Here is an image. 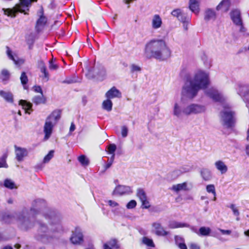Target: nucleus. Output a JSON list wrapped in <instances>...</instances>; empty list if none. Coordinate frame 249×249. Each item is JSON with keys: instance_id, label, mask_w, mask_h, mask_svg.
I'll return each mask as SVG.
<instances>
[{"instance_id": "1", "label": "nucleus", "mask_w": 249, "mask_h": 249, "mask_svg": "<svg viewBox=\"0 0 249 249\" xmlns=\"http://www.w3.org/2000/svg\"><path fill=\"white\" fill-rule=\"evenodd\" d=\"M210 84L209 74L198 71L187 78L181 91L182 95L189 99L195 98L201 89H206Z\"/></svg>"}, {"instance_id": "2", "label": "nucleus", "mask_w": 249, "mask_h": 249, "mask_svg": "<svg viewBox=\"0 0 249 249\" xmlns=\"http://www.w3.org/2000/svg\"><path fill=\"white\" fill-rule=\"evenodd\" d=\"M45 205L46 202L43 199H36L32 202L30 209L24 207L20 211L15 213L13 217L17 221L21 230L27 231L34 226L31 218H34L38 214L40 209Z\"/></svg>"}, {"instance_id": "3", "label": "nucleus", "mask_w": 249, "mask_h": 249, "mask_svg": "<svg viewBox=\"0 0 249 249\" xmlns=\"http://www.w3.org/2000/svg\"><path fill=\"white\" fill-rule=\"evenodd\" d=\"M44 217L46 220H49L50 227L49 228L43 221H37L38 228L35 237L37 240L45 243L52 237V232L61 230V226L60 224V218L57 216L51 214L45 215Z\"/></svg>"}, {"instance_id": "4", "label": "nucleus", "mask_w": 249, "mask_h": 249, "mask_svg": "<svg viewBox=\"0 0 249 249\" xmlns=\"http://www.w3.org/2000/svg\"><path fill=\"white\" fill-rule=\"evenodd\" d=\"M145 52L147 55L157 59L164 60L171 54V51L163 39H153L145 45Z\"/></svg>"}, {"instance_id": "5", "label": "nucleus", "mask_w": 249, "mask_h": 249, "mask_svg": "<svg viewBox=\"0 0 249 249\" xmlns=\"http://www.w3.org/2000/svg\"><path fill=\"white\" fill-rule=\"evenodd\" d=\"M206 110L205 106L198 104H191L181 109L178 103H175L173 108V114L179 118L182 114L189 116L204 113Z\"/></svg>"}, {"instance_id": "6", "label": "nucleus", "mask_w": 249, "mask_h": 249, "mask_svg": "<svg viewBox=\"0 0 249 249\" xmlns=\"http://www.w3.org/2000/svg\"><path fill=\"white\" fill-rule=\"evenodd\" d=\"M61 112L59 110H55L46 118L43 127L45 134L44 139L47 140L51 137L54 126L60 119Z\"/></svg>"}, {"instance_id": "7", "label": "nucleus", "mask_w": 249, "mask_h": 249, "mask_svg": "<svg viewBox=\"0 0 249 249\" xmlns=\"http://www.w3.org/2000/svg\"><path fill=\"white\" fill-rule=\"evenodd\" d=\"M37 0H20V3L17 5L12 9H3L5 15L8 17L14 18L16 17V13L18 12L23 13L26 14L24 8H27L33 1H36Z\"/></svg>"}, {"instance_id": "8", "label": "nucleus", "mask_w": 249, "mask_h": 249, "mask_svg": "<svg viewBox=\"0 0 249 249\" xmlns=\"http://www.w3.org/2000/svg\"><path fill=\"white\" fill-rule=\"evenodd\" d=\"M234 112L229 107H224V109L220 113L221 119L222 124L227 128L233 126L235 119L234 117Z\"/></svg>"}, {"instance_id": "9", "label": "nucleus", "mask_w": 249, "mask_h": 249, "mask_svg": "<svg viewBox=\"0 0 249 249\" xmlns=\"http://www.w3.org/2000/svg\"><path fill=\"white\" fill-rule=\"evenodd\" d=\"M205 92L208 96L216 102L223 103L225 100V97L223 95L213 88L206 89Z\"/></svg>"}, {"instance_id": "10", "label": "nucleus", "mask_w": 249, "mask_h": 249, "mask_svg": "<svg viewBox=\"0 0 249 249\" xmlns=\"http://www.w3.org/2000/svg\"><path fill=\"white\" fill-rule=\"evenodd\" d=\"M70 240L73 244H80L83 242V236L80 228H76L75 229V230L72 231Z\"/></svg>"}, {"instance_id": "11", "label": "nucleus", "mask_w": 249, "mask_h": 249, "mask_svg": "<svg viewBox=\"0 0 249 249\" xmlns=\"http://www.w3.org/2000/svg\"><path fill=\"white\" fill-rule=\"evenodd\" d=\"M15 149L16 158L19 162L22 161L25 157L27 156L28 152L26 149L18 147L17 145L14 146Z\"/></svg>"}, {"instance_id": "12", "label": "nucleus", "mask_w": 249, "mask_h": 249, "mask_svg": "<svg viewBox=\"0 0 249 249\" xmlns=\"http://www.w3.org/2000/svg\"><path fill=\"white\" fill-rule=\"evenodd\" d=\"M230 17L235 25H241L242 20L239 10L237 9L232 10L230 13Z\"/></svg>"}, {"instance_id": "13", "label": "nucleus", "mask_w": 249, "mask_h": 249, "mask_svg": "<svg viewBox=\"0 0 249 249\" xmlns=\"http://www.w3.org/2000/svg\"><path fill=\"white\" fill-rule=\"evenodd\" d=\"M216 13L213 9L207 8L205 10L204 14V19L205 21H214L216 19Z\"/></svg>"}, {"instance_id": "14", "label": "nucleus", "mask_w": 249, "mask_h": 249, "mask_svg": "<svg viewBox=\"0 0 249 249\" xmlns=\"http://www.w3.org/2000/svg\"><path fill=\"white\" fill-rule=\"evenodd\" d=\"M132 189L129 186L118 185L115 188L113 193L114 194L123 195L132 193Z\"/></svg>"}, {"instance_id": "15", "label": "nucleus", "mask_w": 249, "mask_h": 249, "mask_svg": "<svg viewBox=\"0 0 249 249\" xmlns=\"http://www.w3.org/2000/svg\"><path fill=\"white\" fill-rule=\"evenodd\" d=\"M121 92L115 87H113L106 93V97L107 98H109L110 99L114 98H120L121 97Z\"/></svg>"}, {"instance_id": "16", "label": "nucleus", "mask_w": 249, "mask_h": 249, "mask_svg": "<svg viewBox=\"0 0 249 249\" xmlns=\"http://www.w3.org/2000/svg\"><path fill=\"white\" fill-rule=\"evenodd\" d=\"M0 96L7 103L12 104L14 102L13 94L9 91L0 90Z\"/></svg>"}, {"instance_id": "17", "label": "nucleus", "mask_w": 249, "mask_h": 249, "mask_svg": "<svg viewBox=\"0 0 249 249\" xmlns=\"http://www.w3.org/2000/svg\"><path fill=\"white\" fill-rule=\"evenodd\" d=\"M152 226L155 231V233L159 236H165L168 232L165 231L161 224L159 223L155 222L152 224Z\"/></svg>"}, {"instance_id": "18", "label": "nucleus", "mask_w": 249, "mask_h": 249, "mask_svg": "<svg viewBox=\"0 0 249 249\" xmlns=\"http://www.w3.org/2000/svg\"><path fill=\"white\" fill-rule=\"evenodd\" d=\"M215 166L221 174H225L228 171V167L225 163L220 160L216 161L214 163Z\"/></svg>"}, {"instance_id": "19", "label": "nucleus", "mask_w": 249, "mask_h": 249, "mask_svg": "<svg viewBox=\"0 0 249 249\" xmlns=\"http://www.w3.org/2000/svg\"><path fill=\"white\" fill-rule=\"evenodd\" d=\"M162 19L159 15H155L152 19V27L154 29L160 28L162 25Z\"/></svg>"}, {"instance_id": "20", "label": "nucleus", "mask_w": 249, "mask_h": 249, "mask_svg": "<svg viewBox=\"0 0 249 249\" xmlns=\"http://www.w3.org/2000/svg\"><path fill=\"white\" fill-rule=\"evenodd\" d=\"M238 93L242 97H246L249 93V86L248 85H239Z\"/></svg>"}, {"instance_id": "21", "label": "nucleus", "mask_w": 249, "mask_h": 249, "mask_svg": "<svg viewBox=\"0 0 249 249\" xmlns=\"http://www.w3.org/2000/svg\"><path fill=\"white\" fill-rule=\"evenodd\" d=\"M189 9L195 14L197 15L199 12L198 1L197 0H190Z\"/></svg>"}, {"instance_id": "22", "label": "nucleus", "mask_w": 249, "mask_h": 249, "mask_svg": "<svg viewBox=\"0 0 249 249\" xmlns=\"http://www.w3.org/2000/svg\"><path fill=\"white\" fill-rule=\"evenodd\" d=\"M171 189L176 193H178L180 191H187L188 190L186 182L174 185L172 186Z\"/></svg>"}, {"instance_id": "23", "label": "nucleus", "mask_w": 249, "mask_h": 249, "mask_svg": "<svg viewBox=\"0 0 249 249\" xmlns=\"http://www.w3.org/2000/svg\"><path fill=\"white\" fill-rule=\"evenodd\" d=\"M230 6L229 0H222L220 3L216 6V9L219 11L223 9L225 12L229 10Z\"/></svg>"}, {"instance_id": "24", "label": "nucleus", "mask_w": 249, "mask_h": 249, "mask_svg": "<svg viewBox=\"0 0 249 249\" xmlns=\"http://www.w3.org/2000/svg\"><path fill=\"white\" fill-rule=\"evenodd\" d=\"M168 226L170 228L175 229L183 227H189V225L185 223H181L175 221H172L169 222Z\"/></svg>"}, {"instance_id": "25", "label": "nucleus", "mask_w": 249, "mask_h": 249, "mask_svg": "<svg viewBox=\"0 0 249 249\" xmlns=\"http://www.w3.org/2000/svg\"><path fill=\"white\" fill-rule=\"evenodd\" d=\"M32 101L36 105H39L41 104H45L46 99L43 94H40L38 95L35 96L33 99Z\"/></svg>"}, {"instance_id": "26", "label": "nucleus", "mask_w": 249, "mask_h": 249, "mask_svg": "<svg viewBox=\"0 0 249 249\" xmlns=\"http://www.w3.org/2000/svg\"><path fill=\"white\" fill-rule=\"evenodd\" d=\"M35 40V34L31 33L26 36V41L29 46V49H32V46Z\"/></svg>"}, {"instance_id": "27", "label": "nucleus", "mask_w": 249, "mask_h": 249, "mask_svg": "<svg viewBox=\"0 0 249 249\" xmlns=\"http://www.w3.org/2000/svg\"><path fill=\"white\" fill-rule=\"evenodd\" d=\"M118 248H119V246L115 239H112L104 245V249H113Z\"/></svg>"}, {"instance_id": "28", "label": "nucleus", "mask_w": 249, "mask_h": 249, "mask_svg": "<svg viewBox=\"0 0 249 249\" xmlns=\"http://www.w3.org/2000/svg\"><path fill=\"white\" fill-rule=\"evenodd\" d=\"M10 73L6 69H3L0 72V78L2 81L5 84L6 82L8 81L10 79Z\"/></svg>"}, {"instance_id": "29", "label": "nucleus", "mask_w": 249, "mask_h": 249, "mask_svg": "<svg viewBox=\"0 0 249 249\" xmlns=\"http://www.w3.org/2000/svg\"><path fill=\"white\" fill-rule=\"evenodd\" d=\"M19 104L23 107V108L25 109L26 113L30 114V112H28V110H32V104L31 103L27 102L25 100H20L19 102Z\"/></svg>"}, {"instance_id": "30", "label": "nucleus", "mask_w": 249, "mask_h": 249, "mask_svg": "<svg viewBox=\"0 0 249 249\" xmlns=\"http://www.w3.org/2000/svg\"><path fill=\"white\" fill-rule=\"evenodd\" d=\"M200 174L202 178L205 180H209L212 178L211 172L207 169H202Z\"/></svg>"}, {"instance_id": "31", "label": "nucleus", "mask_w": 249, "mask_h": 249, "mask_svg": "<svg viewBox=\"0 0 249 249\" xmlns=\"http://www.w3.org/2000/svg\"><path fill=\"white\" fill-rule=\"evenodd\" d=\"M6 54L8 55V57L9 59L12 60L15 64L17 65L18 64V57L16 54H13L12 52L10 50V48L8 46H6Z\"/></svg>"}, {"instance_id": "32", "label": "nucleus", "mask_w": 249, "mask_h": 249, "mask_svg": "<svg viewBox=\"0 0 249 249\" xmlns=\"http://www.w3.org/2000/svg\"><path fill=\"white\" fill-rule=\"evenodd\" d=\"M102 107L104 109L107 111H110L112 108V103L110 99L107 98V100H105L103 102Z\"/></svg>"}, {"instance_id": "33", "label": "nucleus", "mask_w": 249, "mask_h": 249, "mask_svg": "<svg viewBox=\"0 0 249 249\" xmlns=\"http://www.w3.org/2000/svg\"><path fill=\"white\" fill-rule=\"evenodd\" d=\"M8 157V153H4L1 157H0V168H7L8 165L6 163V159Z\"/></svg>"}, {"instance_id": "34", "label": "nucleus", "mask_w": 249, "mask_h": 249, "mask_svg": "<svg viewBox=\"0 0 249 249\" xmlns=\"http://www.w3.org/2000/svg\"><path fill=\"white\" fill-rule=\"evenodd\" d=\"M211 230L209 227H201L199 229V235L208 236L211 233Z\"/></svg>"}, {"instance_id": "35", "label": "nucleus", "mask_w": 249, "mask_h": 249, "mask_svg": "<svg viewBox=\"0 0 249 249\" xmlns=\"http://www.w3.org/2000/svg\"><path fill=\"white\" fill-rule=\"evenodd\" d=\"M192 167L189 166H184L180 168L179 170H175L174 171V173L177 174L178 175H180L182 173H187L192 170Z\"/></svg>"}, {"instance_id": "36", "label": "nucleus", "mask_w": 249, "mask_h": 249, "mask_svg": "<svg viewBox=\"0 0 249 249\" xmlns=\"http://www.w3.org/2000/svg\"><path fill=\"white\" fill-rule=\"evenodd\" d=\"M4 186L10 189L17 188V186L15 183L11 179H6L4 182Z\"/></svg>"}, {"instance_id": "37", "label": "nucleus", "mask_w": 249, "mask_h": 249, "mask_svg": "<svg viewBox=\"0 0 249 249\" xmlns=\"http://www.w3.org/2000/svg\"><path fill=\"white\" fill-rule=\"evenodd\" d=\"M78 160L81 165L83 166H87L89 164V160L85 155H81L79 156Z\"/></svg>"}, {"instance_id": "38", "label": "nucleus", "mask_w": 249, "mask_h": 249, "mask_svg": "<svg viewBox=\"0 0 249 249\" xmlns=\"http://www.w3.org/2000/svg\"><path fill=\"white\" fill-rule=\"evenodd\" d=\"M99 78H104L106 76V71L103 66H100L98 71L96 72Z\"/></svg>"}, {"instance_id": "39", "label": "nucleus", "mask_w": 249, "mask_h": 249, "mask_svg": "<svg viewBox=\"0 0 249 249\" xmlns=\"http://www.w3.org/2000/svg\"><path fill=\"white\" fill-rule=\"evenodd\" d=\"M137 196L139 198L141 201L147 198L145 192L143 189L141 188L137 189Z\"/></svg>"}, {"instance_id": "40", "label": "nucleus", "mask_w": 249, "mask_h": 249, "mask_svg": "<svg viewBox=\"0 0 249 249\" xmlns=\"http://www.w3.org/2000/svg\"><path fill=\"white\" fill-rule=\"evenodd\" d=\"M142 243L150 247H154L155 245L153 240L146 237H143L142 240Z\"/></svg>"}, {"instance_id": "41", "label": "nucleus", "mask_w": 249, "mask_h": 249, "mask_svg": "<svg viewBox=\"0 0 249 249\" xmlns=\"http://www.w3.org/2000/svg\"><path fill=\"white\" fill-rule=\"evenodd\" d=\"M178 20L182 22H189L190 20V18L187 16L185 14L182 12L180 15L179 17L178 18Z\"/></svg>"}, {"instance_id": "42", "label": "nucleus", "mask_w": 249, "mask_h": 249, "mask_svg": "<svg viewBox=\"0 0 249 249\" xmlns=\"http://www.w3.org/2000/svg\"><path fill=\"white\" fill-rule=\"evenodd\" d=\"M55 59L52 58L49 61V68L51 71L56 70L58 69V66L54 63Z\"/></svg>"}, {"instance_id": "43", "label": "nucleus", "mask_w": 249, "mask_h": 249, "mask_svg": "<svg viewBox=\"0 0 249 249\" xmlns=\"http://www.w3.org/2000/svg\"><path fill=\"white\" fill-rule=\"evenodd\" d=\"M54 150H51L49 153L44 157L43 159V162L44 163L48 162L53 157Z\"/></svg>"}, {"instance_id": "44", "label": "nucleus", "mask_w": 249, "mask_h": 249, "mask_svg": "<svg viewBox=\"0 0 249 249\" xmlns=\"http://www.w3.org/2000/svg\"><path fill=\"white\" fill-rule=\"evenodd\" d=\"M40 71L43 74L42 76V78L45 79L46 81H48L49 79V73L47 71V68L45 67Z\"/></svg>"}, {"instance_id": "45", "label": "nucleus", "mask_w": 249, "mask_h": 249, "mask_svg": "<svg viewBox=\"0 0 249 249\" xmlns=\"http://www.w3.org/2000/svg\"><path fill=\"white\" fill-rule=\"evenodd\" d=\"M20 79L21 84L23 86L25 85L27 83L28 79V77L26 74V73L25 72H22L21 73V76L20 77Z\"/></svg>"}, {"instance_id": "46", "label": "nucleus", "mask_w": 249, "mask_h": 249, "mask_svg": "<svg viewBox=\"0 0 249 249\" xmlns=\"http://www.w3.org/2000/svg\"><path fill=\"white\" fill-rule=\"evenodd\" d=\"M206 190L208 193H212L213 196H216L215 187L213 184L208 185L206 186Z\"/></svg>"}, {"instance_id": "47", "label": "nucleus", "mask_w": 249, "mask_h": 249, "mask_svg": "<svg viewBox=\"0 0 249 249\" xmlns=\"http://www.w3.org/2000/svg\"><path fill=\"white\" fill-rule=\"evenodd\" d=\"M47 21L46 18L42 16L40 17V18L38 19L36 22V24L37 26H43L45 25Z\"/></svg>"}, {"instance_id": "48", "label": "nucleus", "mask_w": 249, "mask_h": 249, "mask_svg": "<svg viewBox=\"0 0 249 249\" xmlns=\"http://www.w3.org/2000/svg\"><path fill=\"white\" fill-rule=\"evenodd\" d=\"M229 208H230L233 212V213L234 215L236 216H239L240 214V213L237 209V208L235 206V205L233 204H231L229 206Z\"/></svg>"}, {"instance_id": "49", "label": "nucleus", "mask_w": 249, "mask_h": 249, "mask_svg": "<svg viewBox=\"0 0 249 249\" xmlns=\"http://www.w3.org/2000/svg\"><path fill=\"white\" fill-rule=\"evenodd\" d=\"M128 128L126 126L124 125V126H122V127H121V135L123 138H125L127 137V136L128 135Z\"/></svg>"}, {"instance_id": "50", "label": "nucleus", "mask_w": 249, "mask_h": 249, "mask_svg": "<svg viewBox=\"0 0 249 249\" xmlns=\"http://www.w3.org/2000/svg\"><path fill=\"white\" fill-rule=\"evenodd\" d=\"M137 205L136 201L134 200L130 201L126 205V208L128 209L134 208Z\"/></svg>"}, {"instance_id": "51", "label": "nucleus", "mask_w": 249, "mask_h": 249, "mask_svg": "<svg viewBox=\"0 0 249 249\" xmlns=\"http://www.w3.org/2000/svg\"><path fill=\"white\" fill-rule=\"evenodd\" d=\"M116 149V146L114 144H110L108 147V150L109 154H114V152Z\"/></svg>"}, {"instance_id": "52", "label": "nucleus", "mask_w": 249, "mask_h": 249, "mask_svg": "<svg viewBox=\"0 0 249 249\" xmlns=\"http://www.w3.org/2000/svg\"><path fill=\"white\" fill-rule=\"evenodd\" d=\"M78 82H79L78 80L77 79H76L75 78H69L66 79L65 81H64L63 83L67 84H71Z\"/></svg>"}, {"instance_id": "53", "label": "nucleus", "mask_w": 249, "mask_h": 249, "mask_svg": "<svg viewBox=\"0 0 249 249\" xmlns=\"http://www.w3.org/2000/svg\"><path fill=\"white\" fill-rule=\"evenodd\" d=\"M181 13H182V11L180 9H177L174 10L172 12L171 14L173 16L176 17L178 18V17H179V16Z\"/></svg>"}, {"instance_id": "54", "label": "nucleus", "mask_w": 249, "mask_h": 249, "mask_svg": "<svg viewBox=\"0 0 249 249\" xmlns=\"http://www.w3.org/2000/svg\"><path fill=\"white\" fill-rule=\"evenodd\" d=\"M142 203L143 208L148 209L150 207V205L149 202L147 200V198L141 201Z\"/></svg>"}, {"instance_id": "55", "label": "nucleus", "mask_w": 249, "mask_h": 249, "mask_svg": "<svg viewBox=\"0 0 249 249\" xmlns=\"http://www.w3.org/2000/svg\"><path fill=\"white\" fill-rule=\"evenodd\" d=\"M130 69L132 72L135 71H140L141 70V69L139 66L135 64H132L130 66Z\"/></svg>"}, {"instance_id": "56", "label": "nucleus", "mask_w": 249, "mask_h": 249, "mask_svg": "<svg viewBox=\"0 0 249 249\" xmlns=\"http://www.w3.org/2000/svg\"><path fill=\"white\" fill-rule=\"evenodd\" d=\"M114 157H115V155L114 154L112 155L111 157L110 158V160L107 162V163L106 165V166L105 167V170L107 169L111 166V165L113 162Z\"/></svg>"}, {"instance_id": "57", "label": "nucleus", "mask_w": 249, "mask_h": 249, "mask_svg": "<svg viewBox=\"0 0 249 249\" xmlns=\"http://www.w3.org/2000/svg\"><path fill=\"white\" fill-rule=\"evenodd\" d=\"M190 249H200L199 245L195 243H191L189 244Z\"/></svg>"}, {"instance_id": "58", "label": "nucleus", "mask_w": 249, "mask_h": 249, "mask_svg": "<svg viewBox=\"0 0 249 249\" xmlns=\"http://www.w3.org/2000/svg\"><path fill=\"white\" fill-rule=\"evenodd\" d=\"M33 89L35 92L40 93V94H43L42 90L40 86H35Z\"/></svg>"}, {"instance_id": "59", "label": "nucleus", "mask_w": 249, "mask_h": 249, "mask_svg": "<svg viewBox=\"0 0 249 249\" xmlns=\"http://www.w3.org/2000/svg\"><path fill=\"white\" fill-rule=\"evenodd\" d=\"M175 240L177 245H178V243H183L184 241L182 237L178 235L175 236Z\"/></svg>"}, {"instance_id": "60", "label": "nucleus", "mask_w": 249, "mask_h": 249, "mask_svg": "<svg viewBox=\"0 0 249 249\" xmlns=\"http://www.w3.org/2000/svg\"><path fill=\"white\" fill-rule=\"evenodd\" d=\"M38 67L40 70L46 67L44 62L42 60H39L38 61Z\"/></svg>"}, {"instance_id": "61", "label": "nucleus", "mask_w": 249, "mask_h": 249, "mask_svg": "<svg viewBox=\"0 0 249 249\" xmlns=\"http://www.w3.org/2000/svg\"><path fill=\"white\" fill-rule=\"evenodd\" d=\"M88 72L87 74H86V76L89 78H93L95 76L92 73L93 70L92 69H88Z\"/></svg>"}, {"instance_id": "62", "label": "nucleus", "mask_w": 249, "mask_h": 249, "mask_svg": "<svg viewBox=\"0 0 249 249\" xmlns=\"http://www.w3.org/2000/svg\"><path fill=\"white\" fill-rule=\"evenodd\" d=\"M219 231L223 234L230 235L231 233V230H225L219 229Z\"/></svg>"}, {"instance_id": "63", "label": "nucleus", "mask_w": 249, "mask_h": 249, "mask_svg": "<svg viewBox=\"0 0 249 249\" xmlns=\"http://www.w3.org/2000/svg\"><path fill=\"white\" fill-rule=\"evenodd\" d=\"M108 204L110 206L112 207H114L118 205V204L116 202L111 200L108 201Z\"/></svg>"}, {"instance_id": "64", "label": "nucleus", "mask_w": 249, "mask_h": 249, "mask_svg": "<svg viewBox=\"0 0 249 249\" xmlns=\"http://www.w3.org/2000/svg\"><path fill=\"white\" fill-rule=\"evenodd\" d=\"M180 249H187V246L185 244L183 243H178L177 245Z\"/></svg>"}]
</instances>
